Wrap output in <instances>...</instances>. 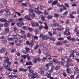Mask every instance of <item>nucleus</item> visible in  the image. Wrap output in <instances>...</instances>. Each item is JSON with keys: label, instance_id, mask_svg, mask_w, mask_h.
I'll list each match as a JSON object with an SVG mask.
<instances>
[{"label": "nucleus", "instance_id": "1", "mask_svg": "<svg viewBox=\"0 0 79 79\" xmlns=\"http://www.w3.org/2000/svg\"><path fill=\"white\" fill-rule=\"evenodd\" d=\"M19 23H17V26H18L19 27H21V26L24 25V23L23 22V19L22 18H19Z\"/></svg>", "mask_w": 79, "mask_h": 79}, {"label": "nucleus", "instance_id": "2", "mask_svg": "<svg viewBox=\"0 0 79 79\" xmlns=\"http://www.w3.org/2000/svg\"><path fill=\"white\" fill-rule=\"evenodd\" d=\"M22 38V36L17 34L15 35V37L14 38V42H16L18 39H21Z\"/></svg>", "mask_w": 79, "mask_h": 79}, {"label": "nucleus", "instance_id": "3", "mask_svg": "<svg viewBox=\"0 0 79 79\" xmlns=\"http://www.w3.org/2000/svg\"><path fill=\"white\" fill-rule=\"evenodd\" d=\"M39 7H37L35 8V12L37 14H40V13H42V12H40V10H39Z\"/></svg>", "mask_w": 79, "mask_h": 79}, {"label": "nucleus", "instance_id": "4", "mask_svg": "<svg viewBox=\"0 0 79 79\" xmlns=\"http://www.w3.org/2000/svg\"><path fill=\"white\" fill-rule=\"evenodd\" d=\"M9 60H10V59H9L8 57L6 58L5 60V61L6 64H11V63L10 62V61H9Z\"/></svg>", "mask_w": 79, "mask_h": 79}, {"label": "nucleus", "instance_id": "5", "mask_svg": "<svg viewBox=\"0 0 79 79\" xmlns=\"http://www.w3.org/2000/svg\"><path fill=\"white\" fill-rule=\"evenodd\" d=\"M71 57H73L72 59L73 60L76 59V56H74V54L73 53H71L69 56V58H71Z\"/></svg>", "mask_w": 79, "mask_h": 79}, {"label": "nucleus", "instance_id": "6", "mask_svg": "<svg viewBox=\"0 0 79 79\" xmlns=\"http://www.w3.org/2000/svg\"><path fill=\"white\" fill-rule=\"evenodd\" d=\"M67 73L69 74H70L72 73L71 69L69 67H67Z\"/></svg>", "mask_w": 79, "mask_h": 79}, {"label": "nucleus", "instance_id": "7", "mask_svg": "<svg viewBox=\"0 0 79 79\" xmlns=\"http://www.w3.org/2000/svg\"><path fill=\"white\" fill-rule=\"evenodd\" d=\"M34 40H33V39L31 40V42H30V44H29L30 47H32L33 46V45L34 44Z\"/></svg>", "mask_w": 79, "mask_h": 79}, {"label": "nucleus", "instance_id": "8", "mask_svg": "<svg viewBox=\"0 0 79 79\" xmlns=\"http://www.w3.org/2000/svg\"><path fill=\"white\" fill-rule=\"evenodd\" d=\"M69 66H73V64H69V63H67V64L65 65V68H67L69 67Z\"/></svg>", "mask_w": 79, "mask_h": 79}, {"label": "nucleus", "instance_id": "9", "mask_svg": "<svg viewBox=\"0 0 79 79\" xmlns=\"http://www.w3.org/2000/svg\"><path fill=\"white\" fill-rule=\"evenodd\" d=\"M22 58L24 60V59H26V58H29V54H27L26 55H22L21 56Z\"/></svg>", "mask_w": 79, "mask_h": 79}, {"label": "nucleus", "instance_id": "10", "mask_svg": "<svg viewBox=\"0 0 79 79\" xmlns=\"http://www.w3.org/2000/svg\"><path fill=\"white\" fill-rule=\"evenodd\" d=\"M64 28L61 26H58L57 27V30L58 31H63Z\"/></svg>", "mask_w": 79, "mask_h": 79}, {"label": "nucleus", "instance_id": "11", "mask_svg": "<svg viewBox=\"0 0 79 79\" xmlns=\"http://www.w3.org/2000/svg\"><path fill=\"white\" fill-rule=\"evenodd\" d=\"M38 37H37V36H32V39H33V40H34V42H35V40H38Z\"/></svg>", "mask_w": 79, "mask_h": 79}, {"label": "nucleus", "instance_id": "12", "mask_svg": "<svg viewBox=\"0 0 79 79\" xmlns=\"http://www.w3.org/2000/svg\"><path fill=\"white\" fill-rule=\"evenodd\" d=\"M44 24L45 26H44V29H46V30H48V27L47 26V24L46 22L44 23Z\"/></svg>", "mask_w": 79, "mask_h": 79}, {"label": "nucleus", "instance_id": "13", "mask_svg": "<svg viewBox=\"0 0 79 79\" xmlns=\"http://www.w3.org/2000/svg\"><path fill=\"white\" fill-rule=\"evenodd\" d=\"M30 15L29 16H28V15H27L26 16H25L24 18L26 19L31 21V20H32V19L31 18H30Z\"/></svg>", "mask_w": 79, "mask_h": 79}, {"label": "nucleus", "instance_id": "14", "mask_svg": "<svg viewBox=\"0 0 79 79\" xmlns=\"http://www.w3.org/2000/svg\"><path fill=\"white\" fill-rule=\"evenodd\" d=\"M7 65H5L4 66L6 69H8V68L10 67V66L11 65V64H7Z\"/></svg>", "mask_w": 79, "mask_h": 79}, {"label": "nucleus", "instance_id": "15", "mask_svg": "<svg viewBox=\"0 0 79 79\" xmlns=\"http://www.w3.org/2000/svg\"><path fill=\"white\" fill-rule=\"evenodd\" d=\"M37 75L36 73H33L32 74V75H33V76H31V79H34V78H36V76H35V75Z\"/></svg>", "mask_w": 79, "mask_h": 79}, {"label": "nucleus", "instance_id": "16", "mask_svg": "<svg viewBox=\"0 0 79 79\" xmlns=\"http://www.w3.org/2000/svg\"><path fill=\"white\" fill-rule=\"evenodd\" d=\"M33 26H37L38 27L39 26V24L37 23H35L32 24Z\"/></svg>", "mask_w": 79, "mask_h": 79}, {"label": "nucleus", "instance_id": "17", "mask_svg": "<svg viewBox=\"0 0 79 79\" xmlns=\"http://www.w3.org/2000/svg\"><path fill=\"white\" fill-rule=\"evenodd\" d=\"M40 9L41 10H44V8H45L46 7L45 6H43L41 5H40Z\"/></svg>", "mask_w": 79, "mask_h": 79}, {"label": "nucleus", "instance_id": "18", "mask_svg": "<svg viewBox=\"0 0 79 79\" xmlns=\"http://www.w3.org/2000/svg\"><path fill=\"white\" fill-rule=\"evenodd\" d=\"M62 42L58 41L57 43H56V45H58V46H59V45H61V44H62Z\"/></svg>", "mask_w": 79, "mask_h": 79}, {"label": "nucleus", "instance_id": "19", "mask_svg": "<svg viewBox=\"0 0 79 79\" xmlns=\"http://www.w3.org/2000/svg\"><path fill=\"white\" fill-rule=\"evenodd\" d=\"M42 39L43 40H47L48 39V36H44L42 37Z\"/></svg>", "mask_w": 79, "mask_h": 79}, {"label": "nucleus", "instance_id": "20", "mask_svg": "<svg viewBox=\"0 0 79 79\" xmlns=\"http://www.w3.org/2000/svg\"><path fill=\"white\" fill-rule=\"evenodd\" d=\"M0 21H2V22L4 23H6L7 22V21L5 19H0Z\"/></svg>", "mask_w": 79, "mask_h": 79}, {"label": "nucleus", "instance_id": "21", "mask_svg": "<svg viewBox=\"0 0 79 79\" xmlns=\"http://www.w3.org/2000/svg\"><path fill=\"white\" fill-rule=\"evenodd\" d=\"M46 58H48V60H52V58L51 57V56L50 55H48L46 56Z\"/></svg>", "mask_w": 79, "mask_h": 79}, {"label": "nucleus", "instance_id": "22", "mask_svg": "<svg viewBox=\"0 0 79 79\" xmlns=\"http://www.w3.org/2000/svg\"><path fill=\"white\" fill-rule=\"evenodd\" d=\"M45 76H47L48 78H50L51 76V74L47 73L45 74Z\"/></svg>", "mask_w": 79, "mask_h": 79}, {"label": "nucleus", "instance_id": "23", "mask_svg": "<svg viewBox=\"0 0 79 79\" xmlns=\"http://www.w3.org/2000/svg\"><path fill=\"white\" fill-rule=\"evenodd\" d=\"M26 65H32V62L31 61H29V62H27L26 63Z\"/></svg>", "mask_w": 79, "mask_h": 79}, {"label": "nucleus", "instance_id": "24", "mask_svg": "<svg viewBox=\"0 0 79 79\" xmlns=\"http://www.w3.org/2000/svg\"><path fill=\"white\" fill-rule=\"evenodd\" d=\"M1 51V53H3V52H5V51L6 50H5V49L3 48H2L1 49H0Z\"/></svg>", "mask_w": 79, "mask_h": 79}, {"label": "nucleus", "instance_id": "25", "mask_svg": "<svg viewBox=\"0 0 79 79\" xmlns=\"http://www.w3.org/2000/svg\"><path fill=\"white\" fill-rule=\"evenodd\" d=\"M9 31H10V29L7 28H6L5 30V32L6 33H9Z\"/></svg>", "mask_w": 79, "mask_h": 79}, {"label": "nucleus", "instance_id": "26", "mask_svg": "<svg viewBox=\"0 0 79 79\" xmlns=\"http://www.w3.org/2000/svg\"><path fill=\"white\" fill-rule=\"evenodd\" d=\"M60 59L61 60L62 62H63V63H65V62H66L65 59H64V58H63V57L62 56Z\"/></svg>", "mask_w": 79, "mask_h": 79}, {"label": "nucleus", "instance_id": "27", "mask_svg": "<svg viewBox=\"0 0 79 79\" xmlns=\"http://www.w3.org/2000/svg\"><path fill=\"white\" fill-rule=\"evenodd\" d=\"M52 61L54 63H55L56 64V63H57V62L58 61V60L57 59H52Z\"/></svg>", "mask_w": 79, "mask_h": 79}, {"label": "nucleus", "instance_id": "28", "mask_svg": "<svg viewBox=\"0 0 79 79\" xmlns=\"http://www.w3.org/2000/svg\"><path fill=\"white\" fill-rule=\"evenodd\" d=\"M6 14L7 15H11V12L10 10H8L6 11Z\"/></svg>", "mask_w": 79, "mask_h": 79}, {"label": "nucleus", "instance_id": "29", "mask_svg": "<svg viewBox=\"0 0 79 79\" xmlns=\"http://www.w3.org/2000/svg\"><path fill=\"white\" fill-rule=\"evenodd\" d=\"M34 32L35 34H37L39 33V29H37L35 30Z\"/></svg>", "mask_w": 79, "mask_h": 79}, {"label": "nucleus", "instance_id": "30", "mask_svg": "<svg viewBox=\"0 0 79 79\" xmlns=\"http://www.w3.org/2000/svg\"><path fill=\"white\" fill-rule=\"evenodd\" d=\"M29 71L30 73H34V70L31 69H30Z\"/></svg>", "mask_w": 79, "mask_h": 79}, {"label": "nucleus", "instance_id": "31", "mask_svg": "<svg viewBox=\"0 0 79 79\" xmlns=\"http://www.w3.org/2000/svg\"><path fill=\"white\" fill-rule=\"evenodd\" d=\"M57 3H58V1L56 0L54 2H52V5H56V4Z\"/></svg>", "mask_w": 79, "mask_h": 79}, {"label": "nucleus", "instance_id": "32", "mask_svg": "<svg viewBox=\"0 0 79 79\" xmlns=\"http://www.w3.org/2000/svg\"><path fill=\"white\" fill-rule=\"evenodd\" d=\"M33 63H35V64H36L37 63V59L36 58H35L34 60H33Z\"/></svg>", "mask_w": 79, "mask_h": 79}, {"label": "nucleus", "instance_id": "33", "mask_svg": "<svg viewBox=\"0 0 79 79\" xmlns=\"http://www.w3.org/2000/svg\"><path fill=\"white\" fill-rule=\"evenodd\" d=\"M29 11L30 12V13H32V12H34V10L32 8H30L29 10Z\"/></svg>", "mask_w": 79, "mask_h": 79}, {"label": "nucleus", "instance_id": "34", "mask_svg": "<svg viewBox=\"0 0 79 79\" xmlns=\"http://www.w3.org/2000/svg\"><path fill=\"white\" fill-rule=\"evenodd\" d=\"M48 34L49 35L50 37H52V36H53V33H52L51 32H48Z\"/></svg>", "mask_w": 79, "mask_h": 79}, {"label": "nucleus", "instance_id": "35", "mask_svg": "<svg viewBox=\"0 0 79 79\" xmlns=\"http://www.w3.org/2000/svg\"><path fill=\"white\" fill-rule=\"evenodd\" d=\"M27 37L28 38H30L31 37V35L29 33H28L27 34Z\"/></svg>", "mask_w": 79, "mask_h": 79}, {"label": "nucleus", "instance_id": "36", "mask_svg": "<svg viewBox=\"0 0 79 79\" xmlns=\"http://www.w3.org/2000/svg\"><path fill=\"white\" fill-rule=\"evenodd\" d=\"M7 41L6 40H2V43L3 44H6Z\"/></svg>", "mask_w": 79, "mask_h": 79}, {"label": "nucleus", "instance_id": "37", "mask_svg": "<svg viewBox=\"0 0 79 79\" xmlns=\"http://www.w3.org/2000/svg\"><path fill=\"white\" fill-rule=\"evenodd\" d=\"M47 59V58L45 57H44L43 58L42 61L43 62H45V60Z\"/></svg>", "mask_w": 79, "mask_h": 79}, {"label": "nucleus", "instance_id": "38", "mask_svg": "<svg viewBox=\"0 0 79 79\" xmlns=\"http://www.w3.org/2000/svg\"><path fill=\"white\" fill-rule=\"evenodd\" d=\"M28 29L29 31H30V32H32V31H33V30L32 29L29 27H28Z\"/></svg>", "mask_w": 79, "mask_h": 79}, {"label": "nucleus", "instance_id": "39", "mask_svg": "<svg viewBox=\"0 0 79 79\" xmlns=\"http://www.w3.org/2000/svg\"><path fill=\"white\" fill-rule=\"evenodd\" d=\"M27 6V4L25 3H22V6Z\"/></svg>", "mask_w": 79, "mask_h": 79}, {"label": "nucleus", "instance_id": "40", "mask_svg": "<svg viewBox=\"0 0 79 79\" xmlns=\"http://www.w3.org/2000/svg\"><path fill=\"white\" fill-rule=\"evenodd\" d=\"M49 40H52V41H53V42L55 41V38H54L50 37L49 38Z\"/></svg>", "mask_w": 79, "mask_h": 79}, {"label": "nucleus", "instance_id": "41", "mask_svg": "<svg viewBox=\"0 0 79 79\" xmlns=\"http://www.w3.org/2000/svg\"><path fill=\"white\" fill-rule=\"evenodd\" d=\"M8 78L9 79H13V75H10L9 76Z\"/></svg>", "mask_w": 79, "mask_h": 79}, {"label": "nucleus", "instance_id": "42", "mask_svg": "<svg viewBox=\"0 0 79 79\" xmlns=\"http://www.w3.org/2000/svg\"><path fill=\"white\" fill-rule=\"evenodd\" d=\"M57 37H60V36H61V33L60 32L58 33L57 34Z\"/></svg>", "mask_w": 79, "mask_h": 79}, {"label": "nucleus", "instance_id": "43", "mask_svg": "<svg viewBox=\"0 0 79 79\" xmlns=\"http://www.w3.org/2000/svg\"><path fill=\"white\" fill-rule=\"evenodd\" d=\"M67 39H68V40H70L71 39V36H68V37H67Z\"/></svg>", "mask_w": 79, "mask_h": 79}, {"label": "nucleus", "instance_id": "44", "mask_svg": "<svg viewBox=\"0 0 79 79\" xmlns=\"http://www.w3.org/2000/svg\"><path fill=\"white\" fill-rule=\"evenodd\" d=\"M71 52H72V53H73L74 54V53H76V50H72L71 51Z\"/></svg>", "mask_w": 79, "mask_h": 79}, {"label": "nucleus", "instance_id": "45", "mask_svg": "<svg viewBox=\"0 0 79 79\" xmlns=\"http://www.w3.org/2000/svg\"><path fill=\"white\" fill-rule=\"evenodd\" d=\"M36 59V60H37V61H38L39 62V61H41V59H40V58L39 57H38Z\"/></svg>", "mask_w": 79, "mask_h": 79}, {"label": "nucleus", "instance_id": "46", "mask_svg": "<svg viewBox=\"0 0 79 79\" xmlns=\"http://www.w3.org/2000/svg\"><path fill=\"white\" fill-rule=\"evenodd\" d=\"M60 67L59 66H56V67L55 68V70H58L60 69Z\"/></svg>", "mask_w": 79, "mask_h": 79}, {"label": "nucleus", "instance_id": "47", "mask_svg": "<svg viewBox=\"0 0 79 79\" xmlns=\"http://www.w3.org/2000/svg\"><path fill=\"white\" fill-rule=\"evenodd\" d=\"M53 18V16L52 15H48V18L49 19H52Z\"/></svg>", "mask_w": 79, "mask_h": 79}, {"label": "nucleus", "instance_id": "48", "mask_svg": "<svg viewBox=\"0 0 79 79\" xmlns=\"http://www.w3.org/2000/svg\"><path fill=\"white\" fill-rule=\"evenodd\" d=\"M66 23L67 24H70V21L69 20H67L66 21Z\"/></svg>", "mask_w": 79, "mask_h": 79}, {"label": "nucleus", "instance_id": "49", "mask_svg": "<svg viewBox=\"0 0 79 79\" xmlns=\"http://www.w3.org/2000/svg\"><path fill=\"white\" fill-rule=\"evenodd\" d=\"M39 47V46H38V45H36L35 46V47H34V49L35 50H37V48H38Z\"/></svg>", "mask_w": 79, "mask_h": 79}, {"label": "nucleus", "instance_id": "50", "mask_svg": "<svg viewBox=\"0 0 79 79\" xmlns=\"http://www.w3.org/2000/svg\"><path fill=\"white\" fill-rule=\"evenodd\" d=\"M15 51L16 49H15V48L12 49L11 51V53H13V52H15Z\"/></svg>", "mask_w": 79, "mask_h": 79}, {"label": "nucleus", "instance_id": "51", "mask_svg": "<svg viewBox=\"0 0 79 79\" xmlns=\"http://www.w3.org/2000/svg\"><path fill=\"white\" fill-rule=\"evenodd\" d=\"M13 40V38H8L7 39V40H9L10 41H12Z\"/></svg>", "mask_w": 79, "mask_h": 79}, {"label": "nucleus", "instance_id": "52", "mask_svg": "<svg viewBox=\"0 0 79 79\" xmlns=\"http://www.w3.org/2000/svg\"><path fill=\"white\" fill-rule=\"evenodd\" d=\"M13 19H9L8 20V23H11V22H13Z\"/></svg>", "mask_w": 79, "mask_h": 79}, {"label": "nucleus", "instance_id": "53", "mask_svg": "<svg viewBox=\"0 0 79 79\" xmlns=\"http://www.w3.org/2000/svg\"><path fill=\"white\" fill-rule=\"evenodd\" d=\"M54 17H56H56H58V16H59V15H58L57 13H55L54 14Z\"/></svg>", "mask_w": 79, "mask_h": 79}, {"label": "nucleus", "instance_id": "54", "mask_svg": "<svg viewBox=\"0 0 79 79\" xmlns=\"http://www.w3.org/2000/svg\"><path fill=\"white\" fill-rule=\"evenodd\" d=\"M35 16V15L34 13H32L31 15V18H34Z\"/></svg>", "mask_w": 79, "mask_h": 79}, {"label": "nucleus", "instance_id": "55", "mask_svg": "<svg viewBox=\"0 0 79 79\" xmlns=\"http://www.w3.org/2000/svg\"><path fill=\"white\" fill-rule=\"evenodd\" d=\"M25 50L27 52H29L30 50V49L28 48H26Z\"/></svg>", "mask_w": 79, "mask_h": 79}, {"label": "nucleus", "instance_id": "56", "mask_svg": "<svg viewBox=\"0 0 79 79\" xmlns=\"http://www.w3.org/2000/svg\"><path fill=\"white\" fill-rule=\"evenodd\" d=\"M74 69L76 71H78V68L77 67H75L74 68Z\"/></svg>", "mask_w": 79, "mask_h": 79}, {"label": "nucleus", "instance_id": "57", "mask_svg": "<svg viewBox=\"0 0 79 79\" xmlns=\"http://www.w3.org/2000/svg\"><path fill=\"white\" fill-rule=\"evenodd\" d=\"M54 26H58V24L57 23H55L53 24Z\"/></svg>", "mask_w": 79, "mask_h": 79}, {"label": "nucleus", "instance_id": "58", "mask_svg": "<svg viewBox=\"0 0 79 79\" xmlns=\"http://www.w3.org/2000/svg\"><path fill=\"white\" fill-rule=\"evenodd\" d=\"M70 18H74V17L73 15L72 14H70Z\"/></svg>", "mask_w": 79, "mask_h": 79}, {"label": "nucleus", "instance_id": "59", "mask_svg": "<svg viewBox=\"0 0 79 79\" xmlns=\"http://www.w3.org/2000/svg\"><path fill=\"white\" fill-rule=\"evenodd\" d=\"M69 31V28H66L65 29V32H68Z\"/></svg>", "mask_w": 79, "mask_h": 79}, {"label": "nucleus", "instance_id": "60", "mask_svg": "<svg viewBox=\"0 0 79 79\" xmlns=\"http://www.w3.org/2000/svg\"><path fill=\"white\" fill-rule=\"evenodd\" d=\"M44 67H41L40 68V71H42L44 69Z\"/></svg>", "mask_w": 79, "mask_h": 79}, {"label": "nucleus", "instance_id": "61", "mask_svg": "<svg viewBox=\"0 0 79 79\" xmlns=\"http://www.w3.org/2000/svg\"><path fill=\"white\" fill-rule=\"evenodd\" d=\"M59 10H60V12H62V11H64V10L62 7H61L60 9Z\"/></svg>", "mask_w": 79, "mask_h": 79}, {"label": "nucleus", "instance_id": "62", "mask_svg": "<svg viewBox=\"0 0 79 79\" xmlns=\"http://www.w3.org/2000/svg\"><path fill=\"white\" fill-rule=\"evenodd\" d=\"M66 35L67 36H68V35H71V33L70 32H68V33Z\"/></svg>", "mask_w": 79, "mask_h": 79}, {"label": "nucleus", "instance_id": "63", "mask_svg": "<svg viewBox=\"0 0 79 79\" xmlns=\"http://www.w3.org/2000/svg\"><path fill=\"white\" fill-rule=\"evenodd\" d=\"M43 26L42 25H40L39 27V29H40H40H41L42 28H43Z\"/></svg>", "mask_w": 79, "mask_h": 79}, {"label": "nucleus", "instance_id": "64", "mask_svg": "<svg viewBox=\"0 0 79 79\" xmlns=\"http://www.w3.org/2000/svg\"><path fill=\"white\" fill-rule=\"evenodd\" d=\"M70 77L71 78V79H74V75H72L71 76H70Z\"/></svg>", "mask_w": 79, "mask_h": 79}]
</instances>
